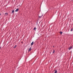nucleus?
Returning a JSON list of instances; mask_svg holds the SVG:
<instances>
[{
  "label": "nucleus",
  "mask_w": 73,
  "mask_h": 73,
  "mask_svg": "<svg viewBox=\"0 0 73 73\" xmlns=\"http://www.w3.org/2000/svg\"><path fill=\"white\" fill-rule=\"evenodd\" d=\"M16 46H17V45H15L14 47V48H16Z\"/></svg>",
  "instance_id": "6e6552de"
},
{
  "label": "nucleus",
  "mask_w": 73,
  "mask_h": 73,
  "mask_svg": "<svg viewBox=\"0 0 73 73\" xmlns=\"http://www.w3.org/2000/svg\"><path fill=\"white\" fill-rule=\"evenodd\" d=\"M42 16H43V15H42L41 16H38L39 18H41V17H42Z\"/></svg>",
  "instance_id": "7ed1b4c3"
},
{
  "label": "nucleus",
  "mask_w": 73,
  "mask_h": 73,
  "mask_svg": "<svg viewBox=\"0 0 73 73\" xmlns=\"http://www.w3.org/2000/svg\"><path fill=\"white\" fill-rule=\"evenodd\" d=\"M1 15V13H0V16Z\"/></svg>",
  "instance_id": "2eb2a0df"
},
{
  "label": "nucleus",
  "mask_w": 73,
  "mask_h": 73,
  "mask_svg": "<svg viewBox=\"0 0 73 73\" xmlns=\"http://www.w3.org/2000/svg\"><path fill=\"white\" fill-rule=\"evenodd\" d=\"M33 43H34V42H33L31 44V45H33Z\"/></svg>",
  "instance_id": "39448f33"
},
{
  "label": "nucleus",
  "mask_w": 73,
  "mask_h": 73,
  "mask_svg": "<svg viewBox=\"0 0 73 73\" xmlns=\"http://www.w3.org/2000/svg\"><path fill=\"white\" fill-rule=\"evenodd\" d=\"M5 15L6 16H7L8 15V13H5Z\"/></svg>",
  "instance_id": "0eeeda50"
},
{
  "label": "nucleus",
  "mask_w": 73,
  "mask_h": 73,
  "mask_svg": "<svg viewBox=\"0 0 73 73\" xmlns=\"http://www.w3.org/2000/svg\"><path fill=\"white\" fill-rule=\"evenodd\" d=\"M35 29H36V28L35 27L34 29V30H35Z\"/></svg>",
  "instance_id": "ddd939ff"
},
{
  "label": "nucleus",
  "mask_w": 73,
  "mask_h": 73,
  "mask_svg": "<svg viewBox=\"0 0 73 73\" xmlns=\"http://www.w3.org/2000/svg\"><path fill=\"white\" fill-rule=\"evenodd\" d=\"M72 48V46L68 48L69 50H70Z\"/></svg>",
  "instance_id": "f03ea898"
},
{
  "label": "nucleus",
  "mask_w": 73,
  "mask_h": 73,
  "mask_svg": "<svg viewBox=\"0 0 73 73\" xmlns=\"http://www.w3.org/2000/svg\"><path fill=\"white\" fill-rule=\"evenodd\" d=\"M60 35H62V32H60Z\"/></svg>",
  "instance_id": "9b49d317"
},
{
  "label": "nucleus",
  "mask_w": 73,
  "mask_h": 73,
  "mask_svg": "<svg viewBox=\"0 0 73 73\" xmlns=\"http://www.w3.org/2000/svg\"><path fill=\"white\" fill-rule=\"evenodd\" d=\"M57 70H56L55 71V72L54 73H57Z\"/></svg>",
  "instance_id": "9d476101"
},
{
  "label": "nucleus",
  "mask_w": 73,
  "mask_h": 73,
  "mask_svg": "<svg viewBox=\"0 0 73 73\" xmlns=\"http://www.w3.org/2000/svg\"><path fill=\"white\" fill-rule=\"evenodd\" d=\"M53 47H54V46H53Z\"/></svg>",
  "instance_id": "dca6fc26"
},
{
  "label": "nucleus",
  "mask_w": 73,
  "mask_h": 73,
  "mask_svg": "<svg viewBox=\"0 0 73 73\" xmlns=\"http://www.w3.org/2000/svg\"><path fill=\"white\" fill-rule=\"evenodd\" d=\"M1 47L0 46V49H1Z\"/></svg>",
  "instance_id": "4468645a"
},
{
  "label": "nucleus",
  "mask_w": 73,
  "mask_h": 73,
  "mask_svg": "<svg viewBox=\"0 0 73 73\" xmlns=\"http://www.w3.org/2000/svg\"><path fill=\"white\" fill-rule=\"evenodd\" d=\"M54 52H55V50H53L52 52V53H54Z\"/></svg>",
  "instance_id": "1a4fd4ad"
},
{
  "label": "nucleus",
  "mask_w": 73,
  "mask_h": 73,
  "mask_svg": "<svg viewBox=\"0 0 73 73\" xmlns=\"http://www.w3.org/2000/svg\"><path fill=\"white\" fill-rule=\"evenodd\" d=\"M32 50V47H31L29 49L28 51L30 52V51H31V50Z\"/></svg>",
  "instance_id": "f257e3e1"
},
{
  "label": "nucleus",
  "mask_w": 73,
  "mask_h": 73,
  "mask_svg": "<svg viewBox=\"0 0 73 73\" xmlns=\"http://www.w3.org/2000/svg\"><path fill=\"white\" fill-rule=\"evenodd\" d=\"M73 28H72L71 29V31L72 32V31H73Z\"/></svg>",
  "instance_id": "f8f14e48"
},
{
  "label": "nucleus",
  "mask_w": 73,
  "mask_h": 73,
  "mask_svg": "<svg viewBox=\"0 0 73 73\" xmlns=\"http://www.w3.org/2000/svg\"><path fill=\"white\" fill-rule=\"evenodd\" d=\"M14 10H13L12 11V13H14Z\"/></svg>",
  "instance_id": "423d86ee"
},
{
  "label": "nucleus",
  "mask_w": 73,
  "mask_h": 73,
  "mask_svg": "<svg viewBox=\"0 0 73 73\" xmlns=\"http://www.w3.org/2000/svg\"><path fill=\"white\" fill-rule=\"evenodd\" d=\"M19 11V9H17L15 11V12H18V11Z\"/></svg>",
  "instance_id": "20e7f679"
}]
</instances>
